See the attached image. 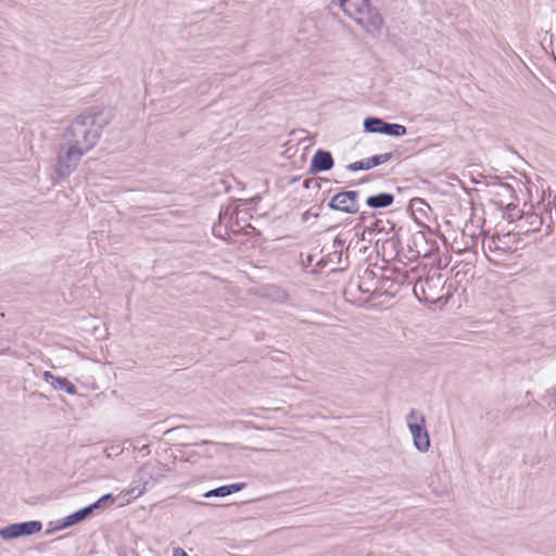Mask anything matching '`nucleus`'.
I'll return each instance as SVG.
<instances>
[{
    "instance_id": "nucleus-17",
    "label": "nucleus",
    "mask_w": 556,
    "mask_h": 556,
    "mask_svg": "<svg viewBox=\"0 0 556 556\" xmlns=\"http://www.w3.org/2000/svg\"><path fill=\"white\" fill-rule=\"evenodd\" d=\"M407 130L406 127L400 124H389L386 122L383 125V131L382 134L393 136V137H402L406 135Z\"/></svg>"
},
{
    "instance_id": "nucleus-6",
    "label": "nucleus",
    "mask_w": 556,
    "mask_h": 556,
    "mask_svg": "<svg viewBox=\"0 0 556 556\" xmlns=\"http://www.w3.org/2000/svg\"><path fill=\"white\" fill-rule=\"evenodd\" d=\"M358 191H342L333 195L328 206L336 211L355 214L359 211Z\"/></svg>"
},
{
    "instance_id": "nucleus-10",
    "label": "nucleus",
    "mask_w": 556,
    "mask_h": 556,
    "mask_svg": "<svg viewBox=\"0 0 556 556\" xmlns=\"http://www.w3.org/2000/svg\"><path fill=\"white\" fill-rule=\"evenodd\" d=\"M542 217L534 212L527 213L519 219V228L525 232L538 231L542 226Z\"/></svg>"
},
{
    "instance_id": "nucleus-1",
    "label": "nucleus",
    "mask_w": 556,
    "mask_h": 556,
    "mask_svg": "<svg viewBox=\"0 0 556 556\" xmlns=\"http://www.w3.org/2000/svg\"><path fill=\"white\" fill-rule=\"evenodd\" d=\"M111 119L110 111H86L66 128L63 140L88 153L98 143L103 128L111 123Z\"/></svg>"
},
{
    "instance_id": "nucleus-14",
    "label": "nucleus",
    "mask_w": 556,
    "mask_h": 556,
    "mask_svg": "<svg viewBox=\"0 0 556 556\" xmlns=\"http://www.w3.org/2000/svg\"><path fill=\"white\" fill-rule=\"evenodd\" d=\"M17 526H18L20 536L31 535V534L40 532L42 529V523L37 520L21 522V523H17Z\"/></svg>"
},
{
    "instance_id": "nucleus-23",
    "label": "nucleus",
    "mask_w": 556,
    "mask_h": 556,
    "mask_svg": "<svg viewBox=\"0 0 556 556\" xmlns=\"http://www.w3.org/2000/svg\"><path fill=\"white\" fill-rule=\"evenodd\" d=\"M319 216V212L318 210H314V207L307 210L303 216H302V220L303 222H307L309 219V217H314V218H317Z\"/></svg>"
},
{
    "instance_id": "nucleus-21",
    "label": "nucleus",
    "mask_w": 556,
    "mask_h": 556,
    "mask_svg": "<svg viewBox=\"0 0 556 556\" xmlns=\"http://www.w3.org/2000/svg\"><path fill=\"white\" fill-rule=\"evenodd\" d=\"M345 242V239H343L341 236H337L336 239L333 240V248L336 249L334 253H339L340 255Z\"/></svg>"
},
{
    "instance_id": "nucleus-16",
    "label": "nucleus",
    "mask_w": 556,
    "mask_h": 556,
    "mask_svg": "<svg viewBox=\"0 0 556 556\" xmlns=\"http://www.w3.org/2000/svg\"><path fill=\"white\" fill-rule=\"evenodd\" d=\"M147 489H148V485L140 483V482H136V477H135L134 480L131 481L129 488L127 490H125V495H127L130 498H137V497L141 496L146 492Z\"/></svg>"
},
{
    "instance_id": "nucleus-19",
    "label": "nucleus",
    "mask_w": 556,
    "mask_h": 556,
    "mask_svg": "<svg viewBox=\"0 0 556 556\" xmlns=\"http://www.w3.org/2000/svg\"><path fill=\"white\" fill-rule=\"evenodd\" d=\"M113 502H114L113 495L112 494H105V495L101 496L97 502L91 504V507L94 510L96 508L105 507V506H108L110 504H113Z\"/></svg>"
},
{
    "instance_id": "nucleus-18",
    "label": "nucleus",
    "mask_w": 556,
    "mask_h": 556,
    "mask_svg": "<svg viewBox=\"0 0 556 556\" xmlns=\"http://www.w3.org/2000/svg\"><path fill=\"white\" fill-rule=\"evenodd\" d=\"M0 538L4 541L20 538L17 523H12L1 528Z\"/></svg>"
},
{
    "instance_id": "nucleus-15",
    "label": "nucleus",
    "mask_w": 556,
    "mask_h": 556,
    "mask_svg": "<svg viewBox=\"0 0 556 556\" xmlns=\"http://www.w3.org/2000/svg\"><path fill=\"white\" fill-rule=\"evenodd\" d=\"M386 124V122L381 118H378V117H367L365 121H364V129L365 131L367 132H372V134H382L383 131V125Z\"/></svg>"
},
{
    "instance_id": "nucleus-13",
    "label": "nucleus",
    "mask_w": 556,
    "mask_h": 556,
    "mask_svg": "<svg viewBox=\"0 0 556 556\" xmlns=\"http://www.w3.org/2000/svg\"><path fill=\"white\" fill-rule=\"evenodd\" d=\"M152 466L149 464L143 465L136 473V482L143 483L151 488L157 481L159 478L154 477Z\"/></svg>"
},
{
    "instance_id": "nucleus-25",
    "label": "nucleus",
    "mask_w": 556,
    "mask_h": 556,
    "mask_svg": "<svg viewBox=\"0 0 556 556\" xmlns=\"http://www.w3.org/2000/svg\"><path fill=\"white\" fill-rule=\"evenodd\" d=\"M358 288H359V290L362 292H368L369 291V289H366V287H363V285H359Z\"/></svg>"
},
{
    "instance_id": "nucleus-22",
    "label": "nucleus",
    "mask_w": 556,
    "mask_h": 556,
    "mask_svg": "<svg viewBox=\"0 0 556 556\" xmlns=\"http://www.w3.org/2000/svg\"><path fill=\"white\" fill-rule=\"evenodd\" d=\"M245 488V483L244 482H239V483H232V484H229V485H225V489H228V495L235 493V492H239L241 491L242 489Z\"/></svg>"
},
{
    "instance_id": "nucleus-26",
    "label": "nucleus",
    "mask_w": 556,
    "mask_h": 556,
    "mask_svg": "<svg viewBox=\"0 0 556 556\" xmlns=\"http://www.w3.org/2000/svg\"><path fill=\"white\" fill-rule=\"evenodd\" d=\"M206 444H211V442L203 441V442L201 443V445H206Z\"/></svg>"
},
{
    "instance_id": "nucleus-12",
    "label": "nucleus",
    "mask_w": 556,
    "mask_h": 556,
    "mask_svg": "<svg viewBox=\"0 0 556 556\" xmlns=\"http://www.w3.org/2000/svg\"><path fill=\"white\" fill-rule=\"evenodd\" d=\"M394 201V197L391 193H379L370 195L366 199V204L371 208H384L390 206Z\"/></svg>"
},
{
    "instance_id": "nucleus-9",
    "label": "nucleus",
    "mask_w": 556,
    "mask_h": 556,
    "mask_svg": "<svg viewBox=\"0 0 556 556\" xmlns=\"http://www.w3.org/2000/svg\"><path fill=\"white\" fill-rule=\"evenodd\" d=\"M43 378L56 390H63L72 395L77 393V388L66 378L54 377L50 371H45Z\"/></svg>"
},
{
    "instance_id": "nucleus-20",
    "label": "nucleus",
    "mask_w": 556,
    "mask_h": 556,
    "mask_svg": "<svg viewBox=\"0 0 556 556\" xmlns=\"http://www.w3.org/2000/svg\"><path fill=\"white\" fill-rule=\"evenodd\" d=\"M228 495V489H225V485L218 486L216 489L210 490L204 494V497L218 496L224 497Z\"/></svg>"
},
{
    "instance_id": "nucleus-4",
    "label": "nucleus",
    "mask_w": 556,
    "mask_h": 556,
    "mask_svg": "<svg viewBox=\"0 0 556 556\" xmlns=\"http://www.w3.org/2000/svg\"><path fill=\"white\" fill-rule=\"evenodd\" d=\"M86 153L71 142H63L59 146L56 153L55 173L61 178L68 177L78 166Z\"/></svg>"
},
{
    "instance_id": "nucleus-8",
    "label": "nucleus",
    "mask_w": 556,
    "mask_h": 556,
    "mask_svg": "<svg viewBox=\"0 0 556 556\" xmlns=\"http://www.w3.org/2000/svg\"><path fill=\"white\" fill-rule=\"evenodd\" d=\"M334 165L333 157L330 152L318 150L314 154L311 163V169L313 172H327Z\"/></svg>"
},
{
    "instance_id": "nucleus-2",
    "label": "nucleus",
    "mask_w": 556,
    "mask_h": 556,
    "mask_svg": "<svg viewBox=\"0 0 556 556\" xmlns=\"http://www.w3.org/2000/svg\"><path fill=\"white\" fill-rule=\"evenodd\" d=\"M338 5L353 18L368 35L379 37L383 18L369 0H338Z\"/></svg>"
},
{
    "instance_id": "nucleus-5",
    "label": "nucleus",
    "mask_w": 556,
    "mask_h": 556,
    "mask_svg": "<svg viewBox=\"0 0 556 556\" xmlns=\"http://www.w3.org/2000/svg\"><path fill=\"white\" fill-rule=\"evenodd\" d=\"M407 427L414 440L415 447L425 453L430 448V438L426 429V419L422 413L410 409L407 415Z\"/></svg>"
},
{
    "instance_id": "nucleus-7",
    "label": "nucleus",
    "mask_w": 556,
    "mask_h": 556,
    "mask_svg": "<svg viewBox=\"0 0 556 556\" xmlns=\"http://www.w3.org/2000/svg\"><path fill=\"white\" fill-rule=\"evenodd\" d=\"M393 157L391 152L374 155L362 161H356L348 165V169L351 172L367 170L389 162Z\"/></svg>"
},
{
    "instance_id": "nucleus-3",
    "label": "nucleus",
    "mask_w": 556,
    "mask_h": 556,
    "mask_svg": "<svg viewBox=\"0 0 556 556\" xmlns=\"http://www.w3.org/2000/svg\"><path fill=\"white\" fill-rule=\"evenodd\" d=\"M519 243L520 238L518 233L508 231L503 235L494 233L485 238L482 242V248L489 261L498 264L505 261L507 255L516 252Z\"/></svg>"
},
{
    "instance_id": "nucleus-24",
    "label": "nucleus",
    "mask_w": 556,
    "mask_h": 556,
    "mask_svg": "<svg viewBox=\"0 0 556 556\" xmlns=\"http://www.w3.org/2000/svg\"><path fill=\"white\" fill-rule=\"evenodd\" d=\"M174 556H189L182 548L177 547L174 549Z\"/></svg>"
},
{
    "instance_id": "nucleus-11",
    "label": "nucleus",
    "mask_w": 556,
    "mask_h": 556,
    "mask_svg": "<svg viewBox=\"0 0 556 556\" xmlns=\"http://www.w3.org/2000/svg\"><path fill=\"white\" fill-rule=\"evenodd\" d=\"M92 511H93V509H92L91 505L86 506V507L75 511L74 514L65 517L62 520V523L58 527V529H64V528L71 527L75 523H78V522L83 521L84 519H86Z\"/></svg>"
}]
</instances>
